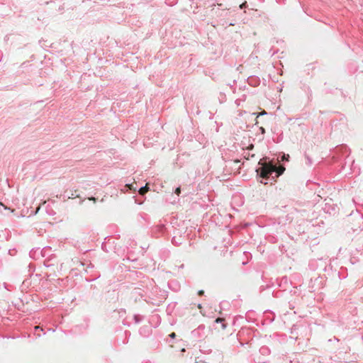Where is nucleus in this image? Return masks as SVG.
<instances>
[{
	"mask_svg": "<svg viewBox=\"0 0 363 363\" xmlns=\"http://www.w3.org/2000/svg\"><path fill=\"white\" fill-rule=\"evenodd\" d=\"M181 193V189L180 187H178L175 189V194H177V195H179V194Z\"/></svg>",
	"mask_w": 363,
	"mask_h": 363,
	"instance_id": "obj_4",
	"label": "nucleus"
},
{
	"mask_svg": "<svg viewBox=\"0 0 363 363\" xmlns=\"http://www.w3.org/2000/svg\"><path fill=\"white\" fill-rule=\"evenodd\" d=\"M283 159H286V157H285V155H283Z\"/></svg>",
	"mask_w": 363,
	"mask_h": 363,
	"instance_id": "obj_14",
	"label": "nucleus"
},
{
	"mask_svg": "<svg viewBox=\"0 0 363 363\" xmlns=\"http://www.w3.org/2000/svg\"><path fill=\"white\" fill-rule=\"evenodd\" d=\"M149 190V188L147 186V184H146L145 186H143V187H141L140 189H139V194L140 195H144L145 194H146Z\"/></svg>",
	"mask_w": 363,
	"mask_h": 363,
	"instance_id": "obj_2",
	"label": "nucleus"
},
{
	"mask_svg": "<svg viewBox=\"0 0 363 363\" xmlns=\"http://www.w3.org/2000/svg\"><path fill=\"white\" fill-rule=\"evenodd\" d=\"M73 196H74V194H72L71 197H69V199L73 198Z\"/></svg>",
	"mask_w": 363,
	"mask_h": 363,
	"instance_id": "obj_13",
	"label": "nucleus"
},
{
	"mask_svg": "<svg viewBox=\"0 0 363 363\" xmlns=\"http://www.w3.org/2000/svg\"><path fill=\"white\" fill-rule=\"evenodd\" d=\"M283 159H286V157H285V155H283Z\"/></svg>",
	"mask_w": 363,
	"mask_h": 363,
	"instance_id": "obj_15",
	"label": "nucleus"
},
{
	"mask_svg": "<svg viewBox=\"0 0 363 363\" xmlns=\"http://www.w3.org/2000/svg\"><path fill=\"white\" fill-rule=\"evenodd\" d=\"M40 329V326H35V330H39Z\"/></svg>",
	"mask_w": 363,
	"mask_h": 363,
	"instance_id": "obj_10",
	"label": "nucleus"
},
{
	"mask_svg": "<svg viewBox=\"0 0 363 363\" xmlns=\"http://www.w3.org/2000/svg\"><path fill=\"white\" fill-rule=\"evenodd\" d=\"M284 169H284V167H280V169L279 170L278 174H282V172H284Z\"/></svg>",
	"mask_w": 363,
	"mask_h": 363,
	"instance_id": "obj_5",
	"label": "nucleus"
},
{
	"mask_svg": "<svg viewBox=\"0 0 363 363\" xmlns=\"http://www.w3.org/2000/svg\"><path fill=\"white\" fill-rule=\"evenodd\" d=\"M225 327H226L225 324L223 323V324H222V328H223V329H225Z\"/></svg>",
	"mask_w": 363,
	"mask_h": 363,
	"instance_id": "obj_8",
	"label": "nucleus"
},
{
	"mask_svg": "<svg viewBox=\"0 0 363 363\" xmlns=\"http://www.w3.org/2000/svg\"><path fill=\"white\" fill-rule=\"evenodd\" d=\"M176 336V334L174 333H172L170 335H169V337H171L172 338H174Z\"/></svg>",
	"mask_w": 363,
	"mask_h": 363,
	"instance_id": "obj_7",
	"label": "nucleus"
},
{
	"mask_svg": "<svg viewBox=\"0 0 363 363\" xmlns=\"http://www.w3.org/2000/svg\"><path fill=\"white\" fill-rule=\"evenodd\" d=\"M276 170L275 167L265 164L262 167H260L257 172L259 173V176L264 179H268L269 176Z\"/></svg>",
	"mask_w": 363,
	"mask_h": 363,
	"instance_id": "obj_1",
	"label": "nucleus"
},
{
	"mask_svg": "<svg viewBox=\"0 0 363 363\" xmlns=\"http://www.w3.org/2000/svg\"><path fill=\"white\" fill-rule=\"evenodd\" d=\"M263 114H266V111H264L262 113H259V115H263Z\"/></svg>",
	"mask_w": 363,
	"mask_h": 363,
	"instance_id": "obj_11",
	"label": "nucleus"
},
{
	"mask_svg": "<svg viewBox=\"0 0 363 363\" xmlns=\"http://www.w3.org/2000/svg\"><path fill=\"white\" fill-rule=\"evenodd\" d=\"M89 199L91 200V201H95L96 200V199L94 197L89 198Z\"/></svg>",
	"mask_w": 363,
	"mask_h": 363,
	"instance_id": "obj_9",
	"label": "nucleus"
},
{
	"mask_svg": "<svg viewBox=\"0 0 363 363\" xmlns=\"http://www.w3.org/2000/svg\"><path fill=\"white\" fill-rule=\"evenodd\" d=\"M203 294H204V291H203V290H200V291H199V292H198V294H199V296H202Z\"/></svg>",
	"mask_w": 363,
	"mask_h": 363,
	"instance_id": "obj_6",
	"label": "nucleus"
},
{
	"mask_svg": "<svg viewBox=\"0 0 363 363\" xmlns=\"http://www.w3.org/2000/svg\"><path fill=\"white\" fill-rule=\"evenodd\" d=\"M224 320H224V318H218L215 320V322H216V323H223Z\"/></svg>",
	"mask_w": 363,
	"mask_h": 363,
	"instance_id": "obj_3",
	"label": "nucleus"
},
{
	"mask_svg": "<svg viewBox=\"0 0 363 363\" xmlns=\"http://www.w3.org/2000/svg\"><path fill=\"white\" fill-rule=\"evenodd\" d=\"M198 308L201 309V305L199 304Z\"/></svg>",
	"mask_w": 363,
	"mask_h": 363,
	"instance_id": "obj_12",
	"label": "nucleus"
}]
</instances>
